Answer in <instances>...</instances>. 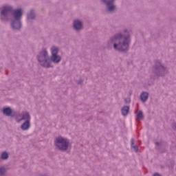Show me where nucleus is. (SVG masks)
<instances>
[{
	"label": "nucleus",
	"instance_id": "nucleus-7",
	"mask_svg": "<svg viewBox=\"0 0 176 176\" xmlns=\"http://www.w3.org/2000/svg\"><path fill=\"white\" fill-rule=\"evenodd\" d=\"M103 2H105L107 7V10L109 12H113L115 9H116V7L115 5H113V1L114 0H102Z\"/></svg>",
	"mask_w": 176,
	"mask_h": 176
},
{
	"label": "nucleus",
	"instance_id": "nucleus-13",
	"mask_svg": "<svg viewBox=\"0 0 176 176\" xmlns=\"http://www.w3.org/2000/svg\"><path fill=\"white\" fill-rule=\"evenodd\" d=\"M8 157H9V155H8V153H6V152L2 153L1 159L6 160V159H8Z\"/></svg>",
	"mask_w": 176,
	"mask_h": 176
},
{
	"label": "nucleus",
	"instance_id": "nucleus-6",
	"mask_svg": "<svg viewBox=\"0 0 176 176\" xmlns=\"http://www.w3.org/2000/svg\"><path fill=\"white\" fill-rule=\"evenodd\" d=\"M12 10V7L10 6H3L1 8V20H3V19H6L8 17V14H9V12Z\"/></svg>",
	"mask_w": 176,
	"mask_h": 176
},
{
	"label": "nucleus",
	"instance_id": "nucleus-12",
	"mask_svg": "<svg viewBox=\"0 0 176 176\" xmlns=\"http://www.w3.org/2000/svg\"><path fill=\"white\" fill-rule=\"evenodd\" d=\"M32 19H35V14H34V11H30L28 14V19L31 20Z\"/></svg>",
	"mask_w": 176,
	"mask_h": 176
},
{
	"label": "nucleus",
	"instance_id": "nucleus-9",
	"mask_svg": "<svg viewBox=\"0 0 176 176\" xmlns=\"http://www.w3.org/2000/svg\"><path fill=\"white\" fill-rule=\"evenodd\" d=\"M148 93L146 92H143L141 95H140V100H142L143 101V102H145V101H146L148 100Z\"/></svg>",
	"mask_w": 176,
	"mask_h": 176
},
{
	"label": "nucleus",
	"instance_id": "nucleus-18",
	"mask_svg": "<svg viewBox=\"0 0 176 176\" xmlns=\"http://www.w3.org/2000/svg\"><path fill=\"white\" fill-rule=\"evenodd\" d=\"M125 102H130V98L126 99V100H125Z\"/></svg>",
	"mask_w": 176,
	"mask_h": 176
},
{
	"label": "nucleus",
	"instance_id": "nucleus-4",
	"mask_svg": "<svg viewBox=\"0 0 176 176\" xmlns=\"http://www.w3.org/2000/svg\"><path fill=\"white\" fill-rule=\"evenodd\" d=\"M55 145L60 149V151H67L69 146V142L68 140L63 138V137H58L55 140Z\"/></svg>",
	"mask_w": 176,
	"mask_h": 176
},
{
	"label": "nucleus",
	"instance_id": "nucleus-2",
	"mask_svg": "<svg viewBox=\"0 0 176 176\" xmlns=\"http://www.w3.org/2000/svg\"><path fill=\"white\" fill-rule=\"evenodd\" d=\"M112 43H114V49L120 52H126L129 50V43H130V37H124L122 34H118L111 39ZM116 42H120L118 45Z\"/></svg>",
	"mask_w": 176,
	"mask_h": 176
},
{
	"label": "nucleus",
	"instance_id": "nucleus-5",
	"mask_svg": "<svg viewBox=\"0 0 176 176\" xmlns=\"http://www.w3.org/2000/svg\"><path fill=\"white\" fill-rule=\"evenodd\" d=\"M31 118L28 112L23 114V117L21 120H25V122L21 125L22 130H28L30 129V120Z\"/></svg>",
	"mask_w": 176,
	"mask_h": 176
},
{
	"label": "nucleus",
	"instance_id": "nucleus-1",
	"mask_svg": "<svg viewBox=\"0 0 176 176\" xmlns=\"http://www.w3.org/2000/svg\"><path fill=\"white\" fill-rule=\"evenodd\" d=\"M51 52V60L49 58H47V52L45 50L41 52L38 57V60L41 63V65L45 68H50L52 61L53 63H60V61H61V57L57 55V53H58V48L56 47H52Z\"/></svg>",
	"mask_w": 176,
	"mask_h": 176
},
{
	"label": "nucleus",
	"instance_id": "nucleus-11",
	"mask_svg": "<svg viewBox=\"0 0 176 176\" xmlns=\"http://www.w3.org/2000/svg\"><path fill=\"white\" fill-rule=\"evenodd\" d=\"M129 107H124L122 109V114L124 116H126V115H128L129 113Z\"/></svg>",
	"mask_w": 176,
	"mask_h": 176
},
{
	"label": "nucleus",
	"instance_id": "nucleus-14",
	"mask_svg": "<svg viewBox=\"0 0 176 176\" xmlns=\"http://www.w3.org/2000/svg\"><path fill=\"white\" fill-rule=\"evenodd\" d=\"M6 173V169L3 167L0 168V175H4V174Z\"/></svg>",
	"mask_w": 176,
	"mask_h": 176
},
{
	"label": "nucleus",
	"instance_id": "nucleus-8",
	"mask_svg": "<svg viewBox=\"0 0 176 176\" xmlns=\"http://www.w3.org/2000/svg\"><path fill=\"white\" fill-rule=\"evenodd\" d=\"M74 30L79 31V30L82 28V22H80V21H74Z\"/></svg>",
	"mask_w": 176,
	"mask_h": 176
},
{
	"label": "nucleus",
	"instance_id": "nucleus-15",
	"mask_svg": "<svg viewBox=\"0 0 176 176\" xmlns=\"http://www.w3.org/2000/svg\"><path fill=\"white\" fill-rule=\"evenodd\" d=\"M144 118V115L142 114V111H140L137 114V119H143Z\"/></svg>",
	"mask_w": 176,
	"mask_h": 176
},
{
	"label": "nucleus",
	"instance_id": "nucleus-17",
	"mask_svg": "<svg viewBox=\"0 0 176 176\" xmlns=\"http://www.w3.org/2000/svg\"><path fill=\"white\" fill-rule=\"evenodd\" d=\"M131 146H134V139H131Z\"/></svg>",
	"mask_w": 176,
	"mask_h": 176
},
{
	"label": "nucleus",
	"instance_id": "nucleus-10",
	"mask_svg": "<svg viewBox=\"0 0 176 176\" xmlns=\"http://www.w3.org/2000/svg\"><path fill=\"white\" fill-rule=\"evenodd\" d=\"M3 113L7 116H10V115H12V109L9 107L3 109Z\"/></svg>",
	"mask_w": 176,
	"mask_h": 176
},
{
	"label": "nucleus",
	"instance_id": "nucleus-3",
	"mask_svg": "<svg viewBox=\"0 0 176 176\" xmlns=\"http://www.w3.org/2000/svg\"><path fill=\"white\" fill-rule=\"evenodd\" d=\"M21 16H23V10L21 9L14 11V21L12 23V28L13 30H20L21 28V22H20Z\"/></svg>",
	"mask_w": 176,
	"mask_h": 176
},
{
	"label": "nucleus",
	"instance_id": "nucleus-16",
	"mask_svg": "<svg viewBox=\"0 0 176 176\" xmlns=\"http://www.w3.org/2000/svg\"><path fill=\"white\" fill-rule=\"evenodd\" d=\"M131 148L134 152H138V147L137 146H131Z\"/></svg>",
	"mask_w": 176,
	"mask_h": 176
}]
</instances>
